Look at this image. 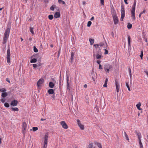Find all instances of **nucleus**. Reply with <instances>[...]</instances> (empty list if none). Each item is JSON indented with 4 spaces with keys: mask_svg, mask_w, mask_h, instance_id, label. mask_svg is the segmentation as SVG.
I'll list each match as a JSON object with an SVG mask.
<instances>
[{
    "mask_svg": "<svg viewBox=\"0 0 148 148\" xmlns=\"http://www.w3.org/2000/svg\"><path fill=\"white\" fill-rule=\"evenodd\" d=\"M89 41L91 45H92L93 44L94 42V39L90 38L89 39Z\"/></svg>",
    "mask_w": 148,
    "mask_h": 148,
    "instance_id": "obj_23",
    "label": "nucleus"
},
{
    "mask_svg": "<svg viewBox=\"0 0 148 148\" xmlns=\"http://www.w3.org/2000/svg\"><path fill=\"white\" fill-rule=\"evenodd\" d=\"M6 81L8 82L9 83H10V81L8 78H7L6 80Z\"/></svg>",
    "mask_w": 148,
    "mask_h": 148,
    "instance_id": "obj_55",
    "label": "nucleus"
},
{
    "mask_svg": "<svg viewBox=\"0 0 148 148\" xmlns=\"http://www.w3.org/2000/svg\"><path fill=\"white\" fill-rule=\"evenodd\" d=\"M126 85L127 87V88L128 90L129 91H130L131 90H130V88L129 87L128 83L127 82H126Z\"/></svg>",
    "mask_w": 148,
    "mask_h": 148,
    "instance_id": "obj_34",
    "label": "nucleus"
},
{
    "mask_svg": "<svg viewBox=\"0 0 148 148\" xmlns=\"http://www.w3.org/2000/svg\"><path fill=\"white\" fill-rule=\"evenodd\" d=\"M132 26V25L130 24V23H128L127 25V27L128 29H131Z\"/></svg>",
    "mask_w": 148,
    "mask_h": 148,
    "instance_id": "obj_28",
    "label": "nucleus"
},
{
    "mask_svg": "<svg viewBox=\"0 0 148 148\" xmlns=\"http://www.w3.org/2000/svg\"><path fill=\"white\" fill-rule=\"evenodd\" d=\"M99 46V44H95L94 45V46L95 47V48H97L98 46Z\"/></svg>",
    "mask_w": 148,
    "mask_h": 148,
    "instance_id": "obj_53",
    "label": "nucleus"
},
{
    "mask_svg": "<svg viewBox=\"0 0 148 148\" xmlns=\"http://www.w3.org/2000/svg\"><path fill=\"white\" fill-rule=\"evenodd\" d=\"M139 143L140 147H143V144L141 143V140H139Z\"/></svg>",
    "mask_w": 148,
    "mask_h": 148,
    "instance_id": "obj_45",
    "label": "nucleus"
},
{
    "mask_svg": "<svg viewBox=\"0 0 148 148\" xmlns=\"http://www.w3.org/2000/svg\"><path fill=\"white\" fill-rule=\"evenodd\" d=\"M84 87L85 88H86L87 87V85L86 84H85L84 85Z\"/></svg>",
    "mask_w": 148,
    "mask_h": 148,
    "instance_id": "obj_60",
    "label": "nucleus"
},
{
    "mask_svg": "<svg viewBox=\"0 0 148 148\" xmlns=\"http://www.w3.org/2000/svg\"><path fill=\"white\" fill-rule=\"evenodd\" d=\"M34 132L38 130V128L37 127H33L32 128Z\"/></svg>",
    "mask_w": 148,
    "mask_h": 148,
    "instance_id": "obj_39",
    "label": "nucleus"
},
{
    "mask_svg": "<svg viewBox=\"0 0 148 148\" xmlns=\"http://www.w3.org/2000/svg\"><path fill=\"white\" fill-rule=\"evenodd\" d=\"M90 76L92 77L93 80L94 82L95 81V78L96 77L95 73L94 72L93 70L92 69V71L90 74Z\"/></svg>",
    "mask_w": 148,
    "mask_h": 148,
    "instance_id": "obj_8",
    "label": "nucleus"
},
{
    "mask_svg": "<svg viewBox=\"0 0 148 148\" xmlns=\"http://www.w3.org/2000/svg\"><path fill=\"white\" fill-rule=\"evenodd\" d=\"M121 17L120 18V20L121 21H123V18L125 16L124 7L123 5L121 6Z\"/></svg>",
    "mask_w": 148,
    "mask_h": 148,
    "instance_id": "obj_4",
    "label": "nucleus"
},
{
    "mask_svg": "<svg viewBox=\"0 0 148 148\" xmlns=\"http://www.w3.org/2000/svg\"><path fill=\"white\" fill-rule=\"evenodd\" d=\"M115 82L116 84V92H119V82L117 79L115 80Z\"/></svg>",
    "mask_w": 148,
    "mask_h": 148,
    "instance_id": "obj_11",
    "label": "nucleus"
},
{
    "mask_svg": "<svg viewBox=\"0 0 148 148\" xmlns=\"http://www.w3.org/2000/svg\"><path fill=\"white\" fill-rule=\"evenodd\" d=\"M128 37V47L129 49L131 47L130 46V42H131V38L129 35L127 36Z\"/></svg>",
    "mask_w": 148,
    "mask_h": 148,
    "instance_id": "obj_16",
    "label": "nucleus"
},
{
    "mask_svg": "<svg viewBox=\"0 0 148 148\" xmlns=\"http://www.w3.org/2000/svg\"><path fill=\"white\" fill-rule=\"evenodd\" d=\"M77 124L79 126V127L82 130H84V125L81 124L80 123V121L79 120L77 119Z\"/></svg>",
    "mask_w": 148,
    "mask_h": 148,
    "instance_id": "obj_10",
    "label": "nucleus"
},
{
    "mask_svg": "<svg viewBox=\"0 0 148 148\" xmlns=\"http://www.w3.org/2000/svg\"><path fill=\"white\" fill-rule=\"evenodd\" d=\"M10 31V29L9 28H7L5 30L3 39V44L6 43L7 40L8 38L9 34Z\"/></svg>",
    "mask_w": 148,
    "mask_h": 148,
    "instance_id": "obj_1",
    "label": "nucleus"
},
{
    "mask_svg": "<svg viewBox=\"0 0 148 148\" xmlns=\"http://www.w3.org/2000/svg\"><path fill=\"white\" fill-rule=\"evenodd\" d=\"M94 19V17L93 16L90 19L91 21H92Z\"/></svg>",
    "mask_w": 148,
    "mask_h": 148,
    "instance_id": "obj_59",
    "label": "nucleus"
},
{
    "mask_svg": "<svg viewBox=\"0 0 148 148\" xmlns=\"http://www.w3.org/2000/svg\"><path fill=\"white\" fill-rule=\"evenodd\" d=\"M136 134L138 136V138L139 139V140H141L140 138L141 137V135L140 133L139 132H136Z\"/></svg>",
    "mask_w": 148,
    "mask_h": 148,
    "instance_id": "obj_20",
    "label": "nucleus"
},
{
    "mask_svg": "<svg viewBox=\"0 0 148 148\" xmlns=\"http://www.w3.org/2000/svg\"><path fill=\"white\" fill-rule=\"evenodd\" d=\"M145 10H144L142 12H141L140 13L139 15V17L140 18V17L142 14L143 13H145Z\"/></svg>",
    "mask_w": 148,
    "mask_h": 148,
    "instance_id": "obj_41",
    "label": "nucleus"
},
{
    "mask_svg": "<svg viewBox=\"0 0 148 148\" xmlns=\"http://www.w3.org/2000/svg\"><path fill=\"white\" fill-rule=\"evenodd\" d=\"M74 55H75V54L74 52H71V59H70V62L71 63H72V62H73Z\"/></svg>",
    "mask_w": 148,
    "mask_h": 148,
    "instance_id": "obj_15",
    "label": "nucleus"
},
{
    "mask_svg": "<svg viewBox=\"0 0 148 148\" xmlns=\"http://www.w3.org/2000/svg\"><path fill=\"white\" fill-rule=\"evenodd\" d=\"M37 61L36 59L35 58H33L30 60V62L31 63H35Z\"/></svg>",
    "mask_w": 148,
    "mask_h": 148,
    "instance_id": "obj_26",
    "label": "nucleus"
},
{
    "mask_svg": "<svg viewBox=\"0 0 148 148\" xmlns=\"http://www.w3.org/2000/svg\"><path fill=\"white\" fill-rule=\"evenodd\" d=\"M49 86L51 88H53L54 86V84L52 82H50L49 83Z\"/></svg>",
    "mask_w": 148,
    "mask_h": 148,
    "instance_id": "obj_21",
    "label": "nucleus"
},
{
    "mask_svg": "<svg viewBox=\"0 0 148 148\" xmlns=\"http://www.w3.org/2000/svg\"><path fill=\"white\" fill-rule=\"evenodd\" d=\"M66 81L67 82L69 81V77L68 75H66Z\"/></svg>",
    "mask_w": 148,
    "mask_h": 148,
    "instance_id": "obj_50",
    "label": "nucleus"
},
{
    "mask_svg": "<svg viewBox=\"0 0 148 148\" xmlns=\"http://www.w3.org/2000/svg\"><path fill=\"white\" fill-rule=\"evenodd\" d=\"M145 72L146 74L148 76V71H146Z\"/></svg>",
    "mask_w": 148,
    "mask_h": 148,
    "instance_id": "obj_64",
    "label": "nucleus"
},
{
    "mask_svg": "<svg viewBox=\"0 0 148 148\" xmlns=\"http://www.w3.org/2000/svg\"><path fill=\"white\" fill-rule=\"evenodd\" d=\"M48 138V134H45L44 138V146L43 148H46L47 146V140Z\"/></svg>",
    "mask_w": 148,
    "mask_h": 148,
    "instance_id": "obj_6",
    "label": "nucleus"
},
{
    "mask_svg": "<svg viewBox=\"0 0 148 148\" xmlns=\"http://www.w3.org/2000/svg\"><path fill=\"white\" fill-rule=\"evenodd\" d=\"M99 46H100L101 47L103 45V43H101V44H99Z\"/></svg>",
    "mask_w": 148,
    "mask_h": 148,
    "instance_id": "obj_62",
    "label": "nucleus"
},
{
    "mask_svg": "<svg viewBox=\"0 0 148 148\" xmlns=\"http://www.w3.org/2000/svg\"><path fill=\"white\" fill-rule=\"evenodd\" d=\"M103 69L102 66L101 65V64H99V69Z\"/></svg>",
    "mask_w": 148,
    "mask_h": 148,
    "instance_id": "obj_49",
    "label": "nucleus"
},
{
    "mask_svg": "<svg viewBox=\"0 0 148 148\" xmlns=\"http://www.w3.org/2000/svg\"><path fill=\"white\" fill-rule=\"evenodd\" d=\"M58 2L60 4L62 3V4H65V2L62 0H58Z\"/></svg>",
    "mask_w": 148,
    "mask_h": 148,
    "instance_id": "obj_29",
    "label": "nucleus"
},
{
    "mask_svg": "<svg viewBox=\"0 0 148 148\" xmlns=\"http://www.w3.org/2000/svg\"><path fill=\"white\" fill-rule=\"evenodd\" d=\"M136 5V1H134L133 6L132 7V9L131 10V17L132 18L135 20V7Z\"/></svg>",
    "mask_w": 148,
    "mask_h": 148,
    "instance_id": "obj_2",
    "label": "nucleus"
},
{
    "mask_svg": "<svg viewBox=\"0 0 148 148\" xmlns=\"http://www.w3.org/2000/svg\"><path fill=\"white\" fill-rule=\"evenodd\" d=\"M87 148H95L93 147V145L92 143H90L88 145Z\"/></svg>",
    "mask_w": 148,
    "mask_h": 148,
    "instance_id": "obj_27",
    "label": "nucleus"
},
{
    "mask_svg": "<svg viewBox=\"0 0 148 148\" xmlns=\"http://www.w3.org/2000/svg\"><path fill=\"white\" fill-rule=\"evenodd\" d=\"M10 49L9 47L7 51V61L8 63H10Z\"/></svg>",
    "mask_w": 148,
    "mask_h": 148,
    "instance_id": "obj_5",
    "label": "nucleus"
},
{
    "mask_svg": "<svg viewBox=\"0 0 148 148\" xmlns=\"http://www.w3.org/2000/svg\"><path fill=\"white\" fill-rule=\"evenodd\" d=\"M34 52L36 53L38 51V49L35 46L34 47Z\"/></svg>",
    "mask_w": 148,
    "mask_h": 148,
    "instance_id": "obj_37",
    "label": "nucleus"
},
{
    "mask_svg": "<svg viewBox=\"0 0 148 148\" xmlns=\"http://www.w3.org/2000/svg\"><path fill=\"white\" fill-rule=\"evenodd\" d=\"M52 97V98H53V99H54L55 97V96H54V95H52V97Z\"/></svg>",
    "mask_w": 148,
    "mask_h": 148,
    "instance_id": "obj_63",
    "label": "nucleus"
},
{
    "mask_svg": "<svg viewBox=\"0 0 148 148\" xmlns=\"http://www.w3.org/2000/svg\"><path fill=\"white\" fill-rule=\"evenodd\" d=\"M48 17L49 19L50 20H51L53 18V16L52 15H50L48 16Z\"/></svg>",
    "mask_w": 148,
    "mask_h": 148,
    "instance_id": "obj_35",
    "label": "nucleus"
},
{
    "mask_svg": "<svg viewBox=\"0 0 148 148\" xmlns=\"http://www.w3.org/2000/svg\"><path fill=\"white\" fill-rule=\"evenodd\" d=\"M129 74H130V77L131 79L132 77V75L131 69L130 68H129Z\"/></svg>",
    "mask_w": 148,
    "mask_h": 148,
    "instance_id": "obj_30",
    "label": "nucleus"
},
{
    "mask_svg": "<svg viewBox=\"0 0 148 148\" xmlns=\"http://www.w3.org/2000/svg\"><path fill=\"white\" fill-rule=\"evenodd\" d=\"M1 101L3 103H4L5 102V99H2L1 100Z\"/></svg>",
    "mask_w": 148,
    "mask_h": 148,
    "instance_id": "obj_54",
    "label": "nucleus"
},
{
    "mask_svg": "<svg viewBox=\"0 0 148 148\" xmlns=\"http://www.w3.org/2000/svg\"><path fill=\"white\" fill-rule=\"evenodd\" d=\"M33 29H34L32 27H30V31L32 34H34V32L33 31Z\"/></svg>",
    "mask_w": 148,
    "mask_h": 148,
    "instance_id": "obj_32",
    "label": "nucleus"
},
{
    "mask_svg": "<svg viewBox=\"0 0 148 148\" xmlns=\"http://www.w3.org/2000/svg\"><path fill=\"white\" fill-rule=\"evenodd\" d=\"M86 3V2L85 1H82V4L83 5H85Z\"/></svg>",
    "mask_w": 148,
    "mask_h": 148,
    "instance_id": "obj_58",
    "label": "nucleus"
},
{
    "mask_svg": "<svg viewBox=\"0 0 148 148\" xmlns=\"http://www.w3.org/2000/svg\"><path fill=\"white\" fill-rule=\"evenodd\" d=\"M124 136L123 137L125 138L127 140H129V139L128 136V135L125 132H124Z\"/></svg>",
    "mask_w": 148,
    "mask_h": 148,
    "instance_id": "obj_18",
    "label": "nucleus"
},
{
    "mask_svg": "<svg viewBox=\"0 0 148 148\" xmlns=\"http://www.w3.org/2000/svg\"><path fill=\"white\" fill-rule=\"evenodd\" d=\"M91 24H92V22L91 21H88L87 23V26L88 27H90V26Z\"/></svg>",
    "mask_w": 148,
    "mask_h": 148,
    "instance_id": "obj_38",
    "label": "nucleus"
},
{
    "mask_svg": "<svg viewBox=\"0 0 148 148\" xmlns=\"http://www.w3.org/2000/svg\"><path fill=\"white\" fill-rule=\"evenodd\" d=\"M44 82V80L43 79H40L37 82V86L38 87H41L42 84Z\"/></svg>",
    "mask_w": 148,
    "mask_h": 148,
    "instance_id": "obj_7",
    "label": "nucleus"
},
{
    "mask_svg": "<svg viewBox=\"0 0 148 148\" xmlns=\"http://www.w3.org/2000/svg\"><path fill=\"white\" fill-rule=\"evenodd\" d=\"M127 0H124V1L125 3L126 4H128V3L127 2Z\"/></svg>",
    "mask_w": 148,
    "mask_h": 148,
    "instance_id": "obj_56",
    "label": "nucleus"
},
{
    "mask_svg": "<svg viewBox=\"0 0 148 148\" xmlns=\"http://www.w3.org/2000/svg\"><path fill=\"white\" fill-rule=\"evenodd\" d=\"M101 3L102 5H104V0H100Z\"/></svg>",
    "mask_w": 148,
    "mask_h": 148,
    "instance_id": "obj_48",
    "label": "nucleus"
},
{
    "mask_svg": "<svg viewBox=\"0 0 148 148\" xmlns=\"http://www.w3.org/2000/svg\"><path fill=\"white\" fill-rule=\"evenodd\" d=\"M141 54L140 55V57L141 59H143V51H141Z\"/></svg>",
    "mask_w": 148,
    "mask_h": 148,
    "instance_id": "obj_40",
    "label": "nucleus"
},
{
    "mask_svg": "<svg viewBox=\"0 0 148 148\" xmlns=\"http://www.w3.org/2000/svg\"><path fill=\"white\" fill-rule=\"evenodd\" d=\"M96 144L97 145L99 148H102L101 145V144L98 143H96Z\"/></svg>",
    "mask_w": 148,
    "mask_h": 148,
    "instance_id": "obj_36",
    "label": "nucleus"
},
{
    "mask_svg": "<svg viewBox=\"0 0 148 148\" xmlns=\"http://www.w3.org/2000/svg\"><path fill=\"white\" fill-rule=\"evenodd\" d=\"M112 68V65L107 64L104 65V67L105 71L108 73Z\"/></svg>",
    "mask_w": 148,
    "mask_h": 148,
    "instance_id": "obj_3",
    "label": "nucleus"
},
{
    "mask_svg": "<svg viewBox=\"0 0 148 148\" xmlns=\"http://www.w3.org/2000/svg\"><path fill=\"white\" fill-rule=\"evenodd\" d=\"M100 62H101V61H100V60H97V63L99 64H99H100Z\"/></svg>",
    "mask_w": 148,
    "mask_h": 148,
    "instance_id": "obj_52",
    "label": "nucleus"
},
{
    "mask_svg": "<svg viewBox=\"0 0 148 148\" xmlns=\"http://www.w3.org/2000/svg\"><path fill=\"white\" fill-rule=\"evenodd\" d=\"M18 101L15 100L12 101L10 105L13 106H16L17 105Z\"/></svg>",
    "mask_w": 148,
    "mask_h": 148,
    "instance_id": "obj_14",
    "label": "nucleus"
},
{
    "mask_svg": "<svg viewBox=\"0 0 148 148\" xmlns=\"http://www.w3.org/2000/svg\"><path fill=\"white\" fill-rule=\"evenodd\" d=\"M56 7L55 5H53L50 7V9L52 11H54V8Z\"/></svg>",
    "mask_w": 148,
    "mask_h": 148,
    "instance_id": "obj_33",
    "label": "nucleus"
},
{
    "mask_svg": "<svg viewBox=\"0 0 148 148\" xmlns=\"http://www.w3.org/2000/svg\"><path fill=\"white\" fill-rule=\"evenodd\" d=\"M12 111H18V109L17 108H11Z\"/></svg>",
    "mask_w": 148,
    "mask_h": 148,
    "instance_id": "obj_25",
    "label": "nucleus"
},
{
    "mask_svg": "<svg viewBox=\"0 0 148 148\" xmlns=\"http://www.w3.org/2000/svg\"><path fill=\"white\" fill-rule=\"evenodd\" d=\"M27 127V125L26 123L24 122L23 123V126H22V130L23 131V133H25V131L26 130V128Z\"/></svg>",
    "mask_w": 148,
    "mask_h": 148,
    "instance_id": "obj_13",
    "label": "nucleus"
},
{
    "mask_svg": "<svg viewBox=\"0 0 148 148\" xmlns=\"http://www.w3.org/2000/svg\"><path fill=\"white\" fill-rule=\"evenodd\" d=\"M67 89L69 90L70 89V82L69 81L67 82Z\"/></svg>",
    "mask_w": 148,
    "mask_h": 148,
    "instance_id": "obj_31",
    "label": "nucleus"
},
{
    "mask_svg": "<svg viewBox=\"0 0 148 148\" xmlns=\"http://www.w3.org/2000/svg\"><path fill=\"white\" fill-rule=\"evenodd\" d=\"M61 125H62V127L65 129H67L68 128V126L66 123L64 121H62L60 122Z\"/></svg>",
    "mask_w": 148,
    "mask_h": 148,
    "instance_id": "obj_9",
    "label": "nucleus"
},
{
    "mask_svg": "<svg viewBox=\"0 0 148 148\" xmlns=\"http://www.w3.org/2000/svg\"><path fill=\"white\" fill-rule=\"evenodd\" d=\"M60 14L59 12H56L54 14V16L55 18H58L60 17Z\"/></svg>",
    "mask_w": 148,
    "mask_h": 148,
    "instance_id": "obj_17",
    "label": "nucleus"
},
{
    "mask_svg": "<svg viewBox=\"0 0 148 148\" xmlns=\"http://www.w3.org/2000/svg\"><path fill=\"white\" fill-rule=\"evenodd\" d=\"M107 83H106L105 82L104 84L103 85V86L104 87H107Z\"/></svg>",
    "mask_w": 148,
    "mask_h": 148,
    "instance_id": "obj_51",
    "label": "nucleus"
},
{
    "mask_svg": "<svg viewBox=\"0 0 148 148\" xmlns=\"http://www.w3.org/2000/svg\"><path fill=\"white\" fill-rule=\"evenodd\" d=\"M0 91L1 92H5L6 91V90L5 88H2L0 89Z\"/></svg>",
    "mask_w": 148,
    "mask_h": 148,
    "instance_id": "obj_44",
    "label": "nucleus"
},
{
    "mask_svg": "<svg viewBox=\"0 0 148 148\" xmlns=\"http://www.w3.org/2000/svg\"><path fill=\"white\" fill-rule=\"evenodd\" d=\"M141 105V103H140V102L138 103L136 105V106L137 108L139 110H141V109L140 108V106Z\"/></svg>",
    "mask_w": 148,
    "mask_h": 148,
    "instance_id": "obj_22",
    "label": "nucleus"
},
{
    "mask_svg": "<svg viewBox=\"0 0 148 148\" xmlns=\"http://www.w3.org/2000/svg\"><path fill=\"white\" fill-rule=\"evenodd\" d=\"M104 50L105 51L104 54H107L108 53V51L106 49H104Z\"/></svg>",
    "mask_w": 148,
    "mask_h": 148,
    "instance_id": "obj_46",
    "label": "nucleus"
},
{
    "mask_svg": "<svg viewBox=\"0 0 148 148\" xmlns=\"http://www.w3.org/2000/svg\"><path fill=\"white\" fill-rule=\"evenodd\" d=\"M113 19L114 24H118L119 22L118 18L116 15H114L113 17Z\"/></svg>",
    "mask_w": 148,
    "mask_h": 148,
    "instance_id": "obj_12",
    "label": "nucleus"
},
{
    "mask_svg": "<svg viewBox=\"0 0 148 148\" xmlns=\"http://www.w3.org/2000/svg\"><path fill=\"white\" fill-rule=\"evenodd\" d=\"M108 81V79L107 78H106L105 80V82L107 83Z\"/></svg>",
    "mask_w": 148,
    "mask_h": 148,
    "instance_id": "obj_57",
    "label": "nucleus"
},
{
    "mask_svg": "<svg viewBox=\"0 0 148 148\" xmlns=\"http://www.w3.org/2000/svg\"><path fill=\"white\" fill-rule=\"evenodd\" d=\"M41 65H42V64L40 63L39 64H38V65H38V66H41Z\"/></svg>",
    "mask_w": 148,
    "mask_h": 148,
    "instance_id": "obj_61",
    "label": "nucleus"
},
{
    "mask_svg": "<svg viewBox=\"0 0 148 148\" xmlns=\"http://www.w3.org/2000/svg\"><path fill=\"white\" fill-rule=\"evenodd\" d=\"M33 66L34 68H35L38 66V65L36 64H33Z\"/></svg>",
    "mask_w": 148,
    "mask_h": 148,
    "instance_id": "obj_47",
    "label": "nucleus"
},
{
    "mask_svg": "<svg viewBox=\"0 0 148 148\" xmlns=\"http://www.w3.org/2000/svg\"><path fill=\"white\" fill-rule=\"evenodd\" d=\"M8 95V94L6 92H3L1 95V96L3 97H5Z\"/></svg>",
    "mask_w": 148,
    "mask_h": 148,
    "instance_id": "obj_24",
    "label": "nucleus"
},
{
    "mask_svg": "<svg viewBox=\"0 0 148 148\" xmlns=\"http://www.w3.org/2000/svg\"><path fill=\"white\" fill-rule=\"evenodd\" d=\"M96 58L97 59H99L101 58V56L99 54H97L96 56Z\"/></svg>",
    "mask_w": 148,
    "mask_h": 148,
    "instance_id": "obj_42",
    "label": "nucleus"
},
{
    "mask_svg": "<svg viewBox=\"0 0 148 148\" xmlns=\"http://www.w3.org/2000/svg\"><path fill=\"white\" fill-rule=\"evenodd\" d=\"M48 92L50 94H53L54 93V90L52 89H49L48 91Z\"/></svg>",
    "mask_w": 148,
    "mask_h": 148,
    "instance_id": "obj_19",
    "label": "nucleus"
},
{
    "mask_svg": "<svg viewBox=\"0 0 148 148\" xmlns=\"http://www.w3.org/2000/svg\"><path fill=\"white\" fill-rule=\"evenodd\" d=\"M4 106L5 107H7V108H8V107H9V106H10L9 104L7 103H5Z\"/></svg>",
    "mask_w": 148,
    "mask_h": 148,
    "instance_id": "obj_43",
    "label": "nucleus"
}]
</instances>
